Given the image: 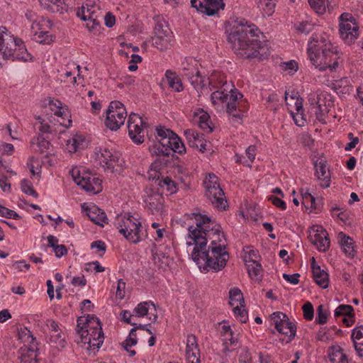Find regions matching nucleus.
Returning a JSON list of instances; mask_svg holds the SVG:
<instances>
[{
    "label": "nucleus",
    "instance_id": "nucleus-1",
    "mask_svg": "<svg viewBox=\"0 0 363 363\" xmlns=\"http://www.w3.org/2000/svg\"><path fill=\"white\" fill-rule=\"evenodd\" d=\"M180 221L188 230L185 238L187 252L199 268L216 272L223 269L229 255L220 224L199 210L185 213Z\"/></svg>",
    "mask_w": 363,
    "mask_h": 363
},
{
    "label": "nucleus",
    "instance_id": "nucleus-2",
    "mask_svg": "<svg viewBox=\"0 0 363 363\" xmlns=\"http://www.w3.org/2000/svg\"><path fill=\"white\" fill-rule=\"evenodd\" d=\"M227 40L237 56L243 59L259 57L267 38L259 28L245 18L237 20L226 31Z\"/></svg>",
    "mask_w": 363,
    "mask_h": 363
},
{
    "label": "nucleus",
    "instance_id": "nucleus-3",
    "mask_svg": "<svg viewBox=\"0 0 363 363\" xmlns=\"http://www.w3.org/2000/svg\"><path fill=\"white\" fill-rule=\"evenodd\" d=\"M77 322L75 341L86 345L89 354H94L104 340L99 319L94 315H87L78 318Z\"/></svg>",
    "mask_w": 363,
    "mask_h": 363
},
{
    "label": "nucleus",
    "instance_id": "nucleus-4",
    "mask_svg": "<svg viewBox=\"0 0 363 363\" xmlns=\"http://www.w3.org/2000/svg\"><path fill=\"white\" fill-rule=\"evenodd\" d=\"M152 155L168 156L172 152L183 154L186 147L182 139L171 130L163 127L156 128V139L152 145L149 146Z\"/></svg>",
    "mask_w": 363,
    "mask_h": 363
},
{
    "label": "nucleus",
    "instance_id": "nucleus-5",
    "mask_svg": "<svg viewBox=\"0 0 363 363\" xmlns=\"http://www.w3.org/2000/svg\"><path fill=\"white\" fill-rule=\"evenodd\" d=\"M242 98V94L233 88H232V91L228 88L220 89V90L213 91L211 95L212 106L216 111L223 112L226 110L231 116L230 120L238 123L242 121L241 115L236 113L240 104L239 100Z\"/></svg>",
    "mask_w": 363,
    "mask_h": 363
},
{
    "label": "nucleus",
    "instance_id": "nucleus-6",
    "mask_svg": "<svg viewBox=\"0 0 363 363\" xmlns=\"http://www.w3.org/2000/svg\"><path fill=\"white\" fill-rule=\"evenodd\" d=\"M0 55L6 60L27 62L32 60L23 41L5 27H0Z\"/></svg>",
    "mask_w": 363,
    "mask_h": 363
},
{
    "label": "nucleus",
    "instance_id": "nucleus-7",
    "mask_svg": "<svg viewBox=\"0 0 363 363\" xmlns=\"http://www.w3.org/2000/svg\"><path fill=\"white\" fill-rule=\"evenodd\" d=\"M114 225L119 233L133 244L139 243L147 237L141 222L130 213L117 215Z\"/></svg>",
    "mask_w": 363,
    "mask_h": 363
},
{
    "label": "nucleus",
    "instance_id": "nucleus-8",
    "mask_svg": "<svg viewBox=\"0 0 363 363\" xmlns=\"http://www.w3.org/2000/svg\"><path fill=\"white\" fill-rule=\"evenodd\" d=\"M203 184L205 188V194L213 206L218 209H225L227 201L225 194L220 188L218 177L213 173H208Z\"/></svg>",
    "mask_w": 363,
    "mask_h": 363
},
{
    "label": "nucleus",
    "instance_id": "nucleus-9",
    "mask_svg": "<svg viewBox=\"0 0 363 363\" xmlns=\"http://www.w3.org/2000/svg\"><path fill=\"white\" fill-rule=\"evenodd\" d=\"M71 173L74 182L86 192L97 194L102 191L101 179L84 167L73 168Z\"/></svg>",
    "mask_w": 363,
    "mask_h": 363
},
{
    "label": "nucleus",
    "instance_id": "nucleus-10",
    "mask_svg": "<svg viewBox=\"0 0 363 363\" xmlns=\"http://www.w3.org/2000/svg\"><path fill=\"white\" fill-rule=\"evenodd\" d=\"M126 118L124 105L118 101H111L106 111V126L111 130H117L124 124Z\"/></svg>",
    "mask_w": 363,
    "mask_h": 363
},
{
    "label": "nucleus",
    "instance_id": "nucleus-11",
    "mask_svg": "<svg viewBox=\"0 0 363 363\" xmlns=\"http://www.w3.org/2000/svg\"><path fill=\"white\" fill-rule=\"evenodd\" d=\"M340 38L346 43H351L359 35V26L356 18L349 13H344L339 18Z\"/></svg>",
    "mask_w": 363,
    "mask_h": 363
},
{
    "label": "nucleus",
    "instance_id": "nucleus-12",
    "mask_svg": "<svg viewBox=\"0 0 363 363\" xmlns=\"http://www.w3.org/2000/svg\"><path fill=\"white\" fill-rule=\"evenodd\" d=\"M173 38V33L167 23L164 20L158 21L154 30L152 45L160 50H168L172 46Z\"/></svg>",
    "mask_w": 363,
    "mask_h": 363
},
{
    "label": "nucleus",
    "instance_id": "nucleus-13",
    "mask_svg": "<svg viewBox=\"0 0 363 363\" xmlns=\"http://www.w3.org/2000/svg\"><path fill=\"white\" fill-rule=\"evenodd\" d=\"M271 325L280 333L287 337L286 342H290L296 335V328L282 312H274L269 317Z\"/></svg>",
    "mask_w": 363,
    "mask_h": 363
},
{
    "label": "nucleus",
    "instance_id": "nucleus-14",
    "mask_svg": "<svg viewBox=\"0 0 363 363\" xmlns=\"http://www.w3.org/2000/svg\"><path fill=\"white\" fill-rule=\"evenodd\" d=\"M43 106L48 107L53 112L54 115L57 117V122L60 125L65 128H69L72 125L70 112L60 100L48 97L43 101Z\"/></svg>",
    "mask_w": 363,
    "mask_h": 363
},
{
    "label": "nucleus",
    "instance_id": "nucleus-15",
    "mask_svg": "<svg viewBox=\"0 0 363 363\" xmlns=\"http://www.w3.org/2000/svg\"><path fill=\"white\" fill-rule=\"evenodd\" d=\"M147 123L138 114L132 113L128 119V134L132 141L135 144L144 142V130Z\"/></svg>",
    "mask_w": 363,
    "mask_h": 363
},
{
    "label": "nucleus",
    "instance_id": "nucleus-16",
    "mask_svg": "<svg viewBox=\"0 0 363 363\" xmlns=\"http://www.w3.org/2000/svg\"><path fill=\"white\" fill-rule=\"evenodd\" d=\"M95 159L104 169L113 171L119 162L118 152L106 147L96 148L94 152Z\"/></svg>",
    "mask_w": 363,
    "mask_h": 363
},
{
    "label": "nucleus",
    "instance_id": "nucleus-17",
    "mask_svg": "<svg viewBox=\"0 0 363 363\" xmlns=\"http://www.w3.org/2000/svg\"><path fill=\"white\" fill-rule=\"evenodd\" d=\"M145 207L152 213H161L163 210L164 197L162 194L152 189H146L143 195Z\"/></svg>",
    "mask_w": 363,
    "mask_h": 363
},
{
    "label": "nucleus",
    "instance_id": "nucleus-18",
    "mask_svg": "<svg viewBox=\"0 0 363 363\" xmlns=\"http://www.w3.org/2000/svg\"><path fill=\"white\" fill-rule=\"evenodd\" d=\"M326 230L321 225H313L309 230V240L320 252H325L330 246Z\"/></svg>",
    "mask_w": 363,
    "mask_h": 363
},
{
    "label": "nucleus",
    "instance_id": "nucleus-19",
    "mask_svg": "<svg viewBox=\"0 0 363 363\" xmlns=\"http://www.w3.org/2000/svg\"><path fill=\"white\" fill-rule=\"evenodd\" d=\"M315 177L321 188L330 187L331 183V174L327 162L323 159L317 160L314 163Z\"/></svg>",
    "mask_w": 363,
    "mask_h": 363
},
{
    "label": "nucleus",
    "instance_id": "nucleus-20",
    "mask_svg": "<svg viewBox=\"0 0 363 363\" xmlns=\"http://www.w3.org/2000/svg\"><path fill=\"white\" fill-rule=\"evenodd\" d=\"M330 48H333V45L325 33H314L308 42L307 52L310 55L311 52H323Z\"/></svg>",
    "mask_w": 363,
    "mask_h": 363
},
{
    "label": "nucleus",
    "instance_id": "nucleus-21",
    "mask_svg": "<svg viewBox=\"0 0 363 363\" xmlns=\"http://www.w3.org/2000/svg\"><path fill=\"white\" fill-rule=\"evenodd\" d=\"M257 257V253L255 250H250L249 255L245 256L244 261L247 267V273L250 277L256 281L261 280L262 278V265L254 258Z\"/></svg>",
    "mask_w": 363,
    "mask_h": 363
},
{
    "label": "nucleus",
    "instance_id": "nucleus-22",
    "mask_svg": "<svg viewBox=\"0 0 363 363\" xmlns=\"http://www.w3.org/2000/svg\"><path fill=\"white\" fill-rule=\"evenodd\" d=\"M186 363H201L200 350L198 347L197 338L194 335H188L186 342Z\"/></svg>",
    "mask_w": 363,
    "mask_h": 363
},
{
    "label": "nucleus",
    "instance_id": "nucleus-23",
    "mask_svg": "<svg viewBox=\"0 0 363 363\" xmlns=\"http://www.w3.org/2000/svg\"><path fill=\"white\" fill-rule=\"evenodd\" d=\"M191 117L192 123L196 124L200 128L208 133L212 132L210 116L203 108H198L194 110Z\"/></svg>",
    "mask_w": 363,
    "mask_h": 363
},
{
    "label": "nucleus",
    "instance_id": "nucleus-24",
    "mask_svg": "<svg viewBox=\"0 0 363 363\" xmlns=\"http://www.w3.org/2000/svg\"><path fill=\"white\" fill-rule=\"evenodd\" d=\"M76 15L82 21L96 18L98 16L101 15V11L97 5L89 1L84 4L81 7L78 8L76 11Z\"/></svg>",
    "mask_w": 363,
    "mask_h": 363
},
{
    "label": "nucleus",
    "instance_id": "nucleus-25",
    "mask_svg": "<svg viewBox=\"0 0 363 363\" xmlns=\"http://www.w3.org/2000/svg\"><path fill=\"white\" fill-rule=\"evenodd\" d=\"M311 269L314 281L322 289H327L329 286V275L320 266L316 265L314 257L311 260Z\"/></svg>",
    "mask_w": 363,
    "mask_h": 363
},
{
    "label": "nucleus",
    "instance_id": "nucleus-26",
    "mask_svg": "<svg viewBox=\"0 0 363 363\" xmlns=\"http://www.w3.org/2000/svg\"><path fill=\"white\" fill-rule=\"evenodd\" d=\"M80 66L74 62L68 63L67 68L60 75V79L65 82H69L73 85L77 84V78L79 79Z\"/></svg>",
    "mask_w": 363,
    "mask_h": 363
},
{
    "label": "nucleus",
    "instance_id": "nucleus-27",
    "mask_svg": "<svg viewBox=\"0 0 363 363\" xmlns=\"http://www.w3.org/2000/svg\"><path fill=\"white\" fill-rule=\"evenodd\" d=\"M199 8L201 13L211 16L224 9L225 4L223 0H203Z\"/></svg>",
    "mask_w": 363,
    "mask_h": 363
},
{
    "label": "nucleus",
    "instance_id": "nucleus-28",
    "mask_svg": "<svg viewBox=\"0 0 363 363\" xmlns=\"http://www.w3.org/2000/svg\"><path fill=\"white\" fill-rule=\"evenodd\" d=\"M207 80L209 86L213 89L218 88V90H220V89L228 88L232 91V88H234L232 82H228L225 75L220 72H213Z\"/></svg>",
    "mask_w": 363,
    "mask_h": 363
},
{
    "label": "nucleus",
    "instance_id": "nucleus-29",
    "mask_svg": "<svg viewBox=\"0 0 363 363\" xmlns=\"http://www.w3.org/2000/svg\"><path fill=\"white\" fill-rule=\"evenodd\" d=\"M337 238L345 254L347 257H354L355 250L353 240L342 232L338 233Z\"/></svg>",
    "mask_w": 363,
    "mask_h": 363
},
{
    "label": "nucleus",
    "instance_id": "nucleus-30",
    "mask_svg": "<svg viewBox=\"0 0 363 363\" xmlns=\"http://www.w3.org/2000/svg\"><path fill=\"white\" fill-rule=\"evenodd\" d=\"M37 357V346L21 347L19 359L22 363H35Z\"/></svg>",
    "mask_w": 363,
    "mask_h": 363
},
{
    "label": "nucleus",
    "instance_id": "nucleus-31",
    "mask_svg": "<svg viewBox=\"0 0 363 363\" xmlns=\"http://www.w3.org/2000/svg\"><path fill=\"white\" fill-rule=\"evenodd\" d=\"M328 355L331 363H350L347 354L338 345L333 346L329 350Z\"/></svg>",
    "mask_w": 363,
    "mask_h": 363
},
{
    "label": "nucleus",
    "instance_id": "nucleus-32",
    "mask_svg": "<svg viewBox=\"0 0 363 363\" xmlns=\"http://www.w3.org/2000/svg\"><path fill=\"white\" fill-rule=\"evenodd\" d=\"M352 338L357 354L363 356V325L357 326L352 330Z\"/></svg>",
    "mask_w": 363,
    "mask_h": 363
},
{
    "label": "nucleus",
    "instance_id": "nucleus-33",
    "mask_svg": "<svg viewBox=\"0 0 363 363\" xmlns=\"http://www.w3.org/2000/svg\"><path fill=\"white\" fill-rule=\"evenodd\" d=\"M189 79L191 84L197 91L206 86L208 82L205 77H202L199 71L193 70L191 72L184 73Z\"/></svg>",
    "mask_w": 363,
    "mask_h": 363
},
{
    "label": "nucleus",
    "instance_id": "nucleus-34",
    "mask_svg": "<svg viewBox=\"0 0 363 363\" xmlns=\"http://www.w3.org/2000/svg\"><path fill=\"white\" fill-rule=\"evenodd\" d=\"M313 66L320 71H326L325 51L312 52L308 55Z\"/></svg>",
    "mask_w": 363,
    "mask_h": 363
},
{
    "label": "nucleus",
    "instance_id": "nucleus-35",
    "mask_svg": "<svg viewBox=\"0 0 363 363\" xmlns=\"http://www.w3.org/2000/svg\"><path fill=\"white\" fill-rule=\"evenodd\" d=\"M30 146L33 151L40 154L48 153L50 143L41 136L34 137L30 141Z\"/></svg>",
    "mask_w": 363,
    "mask_h": 363
},
{
    "label": "nucleus",
    "instance_id": "nucleus-36",
    "mask_svg": "<svg viewBox=\"0 0 363 363\" xmlns=\"http://www.w3.org/2000/svg\"><path fill=\"white\" fill-rule=\"evenodd\" d=\"M26 16L31 23L33 33H35L36 30H42L43 26L47 23L46 19L43 16H37L32 11H28L26 13Z\"/></svg>",
    "mask_w": 363,
    "mask_h": 363
},
{
    "label": "nucleus",
    "instance_id": "nucleus-37",
    "mask_svg": "<svg viewBox=\"0 0 363 363\" xmlns=\"http://www.w3.org/2000/svg\"><path fill=\"white\" fill-rule=\"evenodd\" d=\"M41 4L52 13H62L66 11L64 0H41Z\"/></svg>",
    "mask_w": 363,
    "mask_h": 363
},
{
    "label": "nucleus",
    "instance_id": "nucleus-38",
    "mask_svg": "<svg viewBox=\"0 0 363 363\" xmlns=\"http://www.w3.org/2000/svg\"><path fill=\"white\" fill-rule=\"evenodd\" d=\"M18 339L23 343L22 347L37 346L36 339L33 337L30 330L27 328H21L18 330Z\"/></svg>",
    "mask_w": 363,
    "mask_h": 363
},
{
    "label": "nucleus",
    "instance_id": "nucleus-39",
    "mask_svg": "<svg viewBox=\"0 0 363 363\" xmlns=\"http://www.w3.org/2000/svg\"><path fill=\"white\" fill-rule=\"evenodd\" d=\"M333 86L335 91L339 94H349L352 91L350 80L347 77L335 81Z\"/></svg>",
    "mask_w": 363,
    "mask_h": 363
},
{
    "label": "nucleus",
    "instance_id": "nucleus-40",
    "mask_svg": "<svg viewBox=\"0 0 363 363\" xmlns=\"http://www.w3.org/2000/svg\"><path fill=\"white\" fill-rule=\"evenodd\" d=\"M163 191L173 194L177 191V184L169 177H162L157 184Z\"/></svg>",
    "mask_w": 363,
    "mask_h": 363
},
{
    "label": "nucleus",
    "instance_id": "nucleus-41",
    "mask_svg": "<svg viewBox=\"0 0 363 363\" xmlns=\"http://www.w3.org/2000/svg\"><path fill=\"white\" fill-rule=\"evenodd\" d=\"M87 216L91 221L101 226H103L106 219L105 213L96 206H92L89 209Z\"/></svg>",
    "mask_w": 363,
    "mask_h": 363
},
{
    "label": "nucleus",
    "instance_id": "nucleus-42",
    "mask_svg": "<svg viewBox=\"0 0 363 363\" xmlns=\"http://www.w3.org/2000/svg\"><path fill=\"white\" fill-rule=\"evenodd\" d=\"M165 77L169 86L175 91L179 92L183 90V85L180 78L173 72L167 70Z\"/></svg>",
    "mask_w": 363,
    "mask_h": 363
},
{
    "label": "nucleus",
    "instance_id": "nucleus-43",
    "mask_svg": "<svg viewBox=\"0 0 363 363\" xmlns=\"http://www.w3.org/2000/svg\"><path fill=\"white\" fill-rule=\"evenodd\" d=\"M326 71L330 72H335L338 67V59L333 48L325 50Z\"/></svg>",
    "mask_w": 363,
    "mask_h": 363
},
{
    "label": "nucleus",
    "instance_id": "nucleus-44",
    "mask_svg": "<svg viewBox=\"0 0 363 363\" xmlns=\"http://www.w3.org/2000/svg\"><path fill=\"white\" fill-rule=\"evenodd\" d=\"M229 303L232 308L245 304L244 298L241 291L238 288L230 289L229 292Z\"/></svg>",
    "mask_w": 363,
    "mask_h": 363
},
{
    "label": "nucleus",
    "instance_id": "nucleus-45",
    "mask_svg": "<svg viewBox=\"0 0 363 363\" xmlns=\"http://www.w3.org/2000/svg\"><path fill=\"white\" fill-rule=\"evenodd\" d=\"M255 2L263 15L270 16L274 13L275 3L273 0H255Z\"/></svg>",
    "mask_w": 363,
    "mask_h": 363
},
{
    "label": "nucleus",
    "instance_id": "nucleus-46",
    "mask_svg": "<svg viewBox=\"0 0 363 363\" xmlns=\"http://www.w3.org/2000/svg\"><path fill=\"white\" fill-rule=\"evenodd\" d=\"M84 140L79 135H74L66 141L65 149L70 153L77 151Z\"/></svg>",
    "mask_w": 363,
    "mask_h": 363
},
{
    "label": "nucleus",
    "instance_id": "nucleus-47",
    "mask_svg": "<svg viewBox=\"0 0 363 363\" xmlns=\"http://www.w3.org/2000/svg\"><path fill=\"white\" fill-rule=\"evenodd\" d=\"M50 342L58 350H62L67 345L66 335L62 331L53 335H50Z\"/></svg>",
    "mask_w": 363,
    "mask_h": 363
},
{
    "label": "nucleus",
    "instance_id": "nucleus-48",
    "mask_svg": "<svg viewBox=\"0 0 363 363\" xmlns=\"http://www.w3.org/2000/svg\"><path fill=\"white\" fill-rule=\"evenodd\" d=\"M153 309L155 311V305L151 301H144L138 304L135 308L134 312L138 317H144L147 315L149 311Z\"/></svg>",
    "mask_w": 363,
    "mask_h": 363
},
{
    "label": "nucleus",
    "instance_id": "nucleus-49",
    "mask_svg": "<svg viewBox=\"0 0 363 363\" xmlns=\"http://www.w3.org/2000/svg\"><path fill=\"white\" fill-rule=\"evenodd\" d=\"M184 135L191 146L199 147L197 142H201V138L203 137L202 135L195 130L187 129L184 131Z\"/></svg>",
    "mask_w": 363,
    "mask_h": 363
},
{
    "label": "nucleus",
    "instance_id": "nucleus-50",
    "mask_svg": "<svg viewBox=\"0 0 363 363\" xmlns=\"http://www.w3.org/2000/svg\"><path fill=\"white\" fill-rule=\"evenodd\" d=\"M160 166L161 164L157 162L151 164L147 171V178L149 180H155L157 184L158 183L159 180L162 177H160Z\"/></svg>",
    "mask_w": 363,
    "mask_h": 363
},
{
    "label": "nucleus",
    "instance_id": "nucleus-51",
    "mask_svg": "<svg viewBox=\"0 0 363 363\" xmlns=\"http://www.w3.org/2000/svg\"><path fill=\"white\" fill-rule=\"evenodd\" d=\"M311 7L319 14L323 13L328 7V0H308Z\"/></svg>",
    "mask_w": 363,
    "mask_h": 363
},
{
    "label": "nucleus",
    "instance_id": "nucleus-52",
    "mask_svg": "<svg viewBox=\"0 0 363 363\" xmlns=\"http://www.w3.org/2000/svg\"><path fill=\"white\" fill-rule=\"evenodd\" d=\"M309 111L311 114L315 116L316 119L322 123H325V118L327 115L326 108H323L321 104L313 106L310 108Z\"/></svg>",
    "mask_w": 363,
    "mask_h": 363
},
{
    "label": "nucleus",
    "instance_id": "nucleus-53",
    "mask_svg": "<svg viewBox=\"0 0 363 363\" xmlns=\"http://www.w3.org/2000/svg\"><path fill=\"white\" fill-rule=\"evenodd\" d=\"M33 39L42 44H50L52 41V37L49 34L48 31L45 30H36L35 33H33Z\"/></svg>",
    "mask_w": 363,
    "mask_h": 363
},
{
    "label": "nucleus",
    "instance_id": "nucleus-54",
    "mask_svg": "<svg viewBox=\"0 0 363 363\" xmlns=\"http://www.w3.org/2000/svg\"><path fill=\"white\" fill-rule=\"evenodd\" d=\"M280 67L284 72L289 75H294L298 69V64L294 60L281 63Z\"/></svg>",
    "mask_w": 363,
    "mask_h": 363
},
{
    "label": "nucleus",
    "instance_id": "nucleus-55",
    "mask_svg": "<svg viewBox=\"0 0 363 363\" xmlns=\"http://www.w3.org/2000/svg\"><path fill=\"white\" fill-rule=\"evenodd\" d=\"M21 191L29 196H32L34 198L38 197V194L34 189L32 183L28 179H23L21 182Z\"/></svg>",
    "mask_w": 363,
    "mask_h": 363
},
{
    "label": "nucleus",
    "instance_id": "nucleus-56",
    "mask_svg": "<svg viewBox=\"0 0 363 363\" xmlns=\"http://www.w3.org/2000/svg\"><path fill=\"white\" fill-rule=\"evenodd\" d=\"M233 311L234 313L236 318L241 323H245L248 320L247 312L245 309V304L242 306H238V308L234 307L232 308Z\"/></svg>",
    "mask_w": 363,
    "mask_h": 363
},
{
    "label": "nucleus",
    "instance_id": "nucleus-57",
    "mask_svg": "<svg viewBox=\"0 0 363 363\" xmlns=\"http://www.w3.org/2000/svg\"><path fill=\"white\" fill-rule=\"evenodd\" d=\"M101 16H96V18H93L90 19H87L85 21L86 23V27L88 29L89 31L92 33H96L99 31L101 24L99 18Z\"/></svg>",
    "mask_w": 363,
    "mask_h": 363
},
{
    "label": "nucleus",
    "instance_id": "nucleus-58",
    "mask_svg": "<svg viewBox=\"0 0 363 363\" xmlns=\"http://www.w3.org/2000/svg\"><path fill=\"white\" fill-rule=\"evenodd\" d=\"M296 29L304 34H308L313 30L314 25L309 21L298 22L295 25Z\"/></svg>",
    "mask_w": 363,
    "mask_h": 363
},
{
    "label": "nucleus",
    "instance_id": "nucleus-59",
    "mask_svg": "<svg viewBox=\"0 0 363 363\" xmlns=\"http://www.w3.org/2000/svg\"><path fill=\"white\" fill-rule=\"evenodd\" d=\"M225 340L230 341L231 345L236 344L238 342V335L235 334L230 326L223 325V327Z\"/></svg>",
    "mask_w": 363,
    "mask_h": 363
},
{
    "label": "nucleus",
    "instance_id": "nucleus-60",
    "mask_svg": "<svg viewBox=\"0 0 363 363\" xmlns=\"http://www.w3.org/2000/svg\"><path fill=\"white\" fill-rule=\"evenodd\" d=\"M252 356L248 349L245 347H240L238 350V360L240 363H250Z\"/></svg>",
    "mask_w": 363,
    "mask_h": 363
},
{
    "label": "nucleus",
    "instance_id": "nucleus-61",
    "mask_svg": "<svg viewBox=\"0 0 363 363\" xmlns=\"http://www.w3.org/2000/svg\"><path fill=\"white\" fill-rule=\"evenodd\" d=\"M137 344L136 338V329L132 328L130 331L129 336L123 343V347L125 350H128V347H131Z\"/></svg>",
    "mask_w": 363,
    "mask_h": 363
},
{
    "label": "nucleus",
    "instance_id": "nucleus-62",
    "mask_svg": "<svg viewBox=\"0 0 363 363\" xmlns=\"http://www.w3.org/2000/svg\"><path fill=\"white\" fill-rule=\"evenodd\" d=\"M353 311V308L349 305H340L334 311V315L336 317H345L350 315Z\"/></svg>",
    "mask_w": 363,
    "mask_h": 363
},
{
    "label": "nucleus",
    "instance_id": "nucleus-63",
    "mask_svg": "<svg viewBox=\"0 0 363 363\" xmlns=\"http://www.w3.org/2000/svg\"><path fill=\"white\" fill-rule=\"evenodd\" d=\"M125 282L122 279H120L117 282L116 298L119 301H121L125 297Z\"/></svg>",
    "mask_w": 363,
    "mask_h": 363
},
{
    "label": "nucleus",
    "instance_id": "nucleus-64",
    "mask_svg": "<svg viewBox=\"0 0 363 363\" xmlns=\"http://www.w3.org/2000/svg\"><path fill=\"white\" fill-rule=\"evenodd\" d=\"M91 249L94 250L95 252L101 257L105 253L106 247L104 242L101 240H96L91 242Z\"/></svg>",
    "mask_w": 363,
    "mask_h": 363
}]
</instances>
